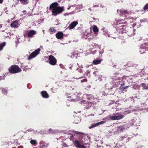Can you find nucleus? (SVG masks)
<instances>
[{"label": "nucleus", "mask_w": 148, "mask_h": 148, "mask_svg": "<svg viewBox=\"0 0 148 148\" xmlns=\"http://www.w3.org/2000/svg\"><path fill=\"white\" fill-rule=\"evenodd\" d=\"M81 104L84 106L85 109H88L92 106V103L88 101L85 100L82 101L81 102Z\"/></svg>", "instance_id": "nucleus-6"}, {"label": "nucleus", "mask_w": 148, "mask_h": 148, "mask_svg": "<svg viewBox=\"0 0 148 148\" xmlns=\"http://www.w3.org/2000/svg\"><path fill=\"white\" fill-rule=\"evenodd\" d=\"M75 138H77V136H76V134H75V132H74V134L73 135V134H70V138L71 140H72L73 142V143L75 141Z\"/></svg>", "instance_id": "nucleus-15"}, {"label": "nucleus", "mask_w": 148, "mask_h": 148, "mask_svg": "<svg viewBox=\"0 0 148 148\" xmlns=\"http://www.w3.org/2000/svg\"><path fill=\"white\" fill-rule=\"evenodd\" d=\"M125 27V25H120L119 26H117V29L118 30H122L121 31L122 32L123 31V27Z\"/></svg>", "instance_id": "nucleus-25"}, {"label": "nucleus", "mask_w": 148, "mask_h": 148, "mask_svg": "<svg viewBox=\"0 0 148 148\" xmlns=\"http://www.w3.org/2000/svg\"><path fill=\"white\" fill-rule=\"evenodd\" d=\"M41 94L42 97L44 98H48L49 95L46 91H42L41 92Z\"/></svg>", "instance_id": "nucleus-13"}, {"label": "nucleus", "mask_w": 148, "mask_h": 148, "mask_svg": "<svg viewBox=\"0 0 148 148\" xmlns=\"http://www.w3.org/2000/svg\"><path fill=\"white\" fill-rule=\"evenodd\" d=\"M36 34V32L33 30H30L28 33V36L29 38L32 37L33 36Z\"/></svg>", "instance_id": "nucleus-10"}, {"label": "nucleus", "mask_w": 148, "mask_h": 148, "mask_svg": "<svg viewBox=\"0 0 148 148\" xmlns=\"http://www.w3.org/2000/svg\"><path fill=\"white\" fill-rule=\"evenodd\" d=\"M78 24L77 21H75L72 22L68 26L69 29H71L74 28Z\"/></svg>", "instance_id": "nucleus-8"}, {"label": "nucleus", "mask_w": 148, "mask_h": 148, "mask_svg": "<svg viewBox=\"0 0 148 148\" xmlns=\"http://www.w3.org/2000/svg\"><path fill=\"white\" fill-rule=\"evenodd\" d=\"M55 133V131L51 129H49L48 131V133L49 134H53Z\"/></svg>", "instance_id": "nucleus-22"}, {"label": "nucleus", "mask_w": 148, "mask_h": 148, "mask_svg": "<svg viewBox=\"0 0 148 148\" xmlns=\"http://www.w3.org/2000/svg\"><path fill=\"white\" fill-rule=\"evenodd\" d=\"M91 86L90 85H88L87 87H86V88H85V89H86V90H88V89L87 88H88V89H90L91 88Z\"/></svg>", "instance_id": "nucleus-39"}, {"label": "nucleus", "mask_w": 148, "mask_h": 148, "mask_svg": "<svg viewBox=\"0 0 148 148\" xmlns=\"http://www.w3.org/2000/svg\"><path fill=\"white\" fill-rule=\"evenodd\" d=\"M120 12L122 14H128L129 12L127 10H125L123 9H121L120 10Z\"/></svg>", "instance_id": "nucleus-16"}, {"label": "nucleus", "mask_w": 148, "mask_h": 148, "mask_svg": "<svg viewBox=\"0 0 148 148\" xmlns=\"http://www.w3.org/2000/svg\"><path fill=\"white\" fill-rule=\"evenodd\" d=\"M82 77H80V78H82Z\"/></svg>", "instance_id": "nucleus-54"}, {"label": "nucleus", "mask_w": 148, "mask_h": 148, "mask_svg": "<svg viewBox=\"0 0 148 148\" xmlns=\"http://www.w3.org/2000/svg\"><path fill=\"white\" fill-rule=\"evenodd\" d=\"M105 122L104 121H101L100 122L97 123L95 124H94V125L91 126H90L89 127V128L90 129L93 128L96 126L99 125L101 124H103L105 123Z\"/></svg>", "instance_id": "nucleus-12"}, {"label": "nucleus", "mask_w": 148, "mask_h": 148, "mask_svg": "<svg viewBox=\"0 0 148 148\" xmlns=\"http://www.w3.org/2000/svg\"><path fill=\"white\" fill-rule=\"evenodd\" d=\"M49 30L51 32H55L56 31V29H54L53 27L50 28V29H49Z\"/></svg>", "instance_id": "nucleus-35"}, {"label": "nucleus", "mask_w": 148, "mask_h": 148, "mask_svg": "<svg viewBox=\"0 0 148 148\" xmlns=\"http://www.w3.org/2000/svg\"><path fill=\"white\" fill-rule=\"evenodd\" d=\"M75 133L76 134L77 138H76L74 142V145L80 148H86L85 146L81 144H87L90 137L87 135L79 132L75 131Z\"/></svg>", "instance_id": "nucleus-1"}, {"label": "nucleus", "mask_w": 148, "mask_h": 148, "mask_svg": "<svg viewBox=\"0 0 148 148\" xmlns=\"http://www.w3.org/2000/svg\"><path fill=\"white\" fill-rule=\"evenodd\" d=\"M128 87V86H126L125 87L120 88L122 91H123L125 89H127Z\"/></svg>", "instance_id": "nucleus-34"}, {"label": "nucleus", "mask_w": 148, "mask_h": 148, "mask_svg": "<svg viewBox=\"0 0 148 148\" xmlns=\"http://www.w3.org/2000/svg\"><path fill=\"white\" fill-rule=\"evenodd\" d=\"M110 119L112 120H117L116 116H111L110 117Z\"/></svg>", "instance_id": "nucleus-33"}, {"label": "nucleus", "mask_w": 148, "mask_h": 148, "mask_svg": "<svg viewBox=\"0 0 148 148\" xmlns=\"http://www.w3.org/2000/svg\"><path fill=\"white\" fill-rule=\"evenodd\" d=\"M72 54V55L69 54V55L72 58H74L75 57H76V56L77 55V54L75 52H72L71 53V54Z\"/></svg>", "instance_id": "nucleus-24"}, {"label": "nucleus", "mask_w": 148, "mask_h": 148, "mask_svg": "<svg viewBox=\"0 0 148 148\" xmlns=\"http://www.w3.org/2000/svg\"><path fill=\"white\" fill-rule=\"evenodd\" d=\"M1 89L4 94H7V90L6 89L4 88H1Z\"/></svg>", "instance_id": "nucleus-28"}, {"label": "nucleus", "mask_w": 148, "mask_h": 148, "mask_svg": "<svg viewBox=\"0 0 148 148\" xmlns=\"http://www.w3.org/2000/svg\"><path fill=\"white\" fill-rule=\"evenodd\" d=\"M40 50V48H38L36 50L29 55L28 58V59H30L36 57L38 54Z\"/></svg>", "instance_id": "nucleus-5"}, {"label": "nucleus", "mask_w": 148, "mask_h": 148, "mask_svg": "<svg viewBox=\"0 0 148 148\" xmlns=\"http://www.w3.org/2000/svg\"><path fill=\"white\" fill-rule=\"evenodd\" d=\"M93 19H95V18H93Z\"/></svg>", "instance_id": "nucleus-53"}, {"label": "nucleus", "mask_w": 148, "mask_h": 148, "mask_svg": "<svg viewBox=\"0 0 148 148\" xmlns=\"http://www.w3.org/2000/svg\"><path fill=\"white\" fill-rule=\"evenodd\" d=\"M3 0H0V3H2L3 2Z\"/></svg>", "instance_id": "nucleus-43"}, {"label": "nucleus", "mask_w": 148, "mask_h": 148, "mask_svg": "<svg viewBox=\"0 0 148 148\" xmlns=\"http://www.w3.org/2000/svg\"><path fill=\"white\" fill-rule=\"evenodd\" d=\"M135 64H132V62H128L126 65L125 66L127 67H130L131 66H134Z\"/></svg>", "instance_id": "nucleus-19"}, {"label": "nucleus", "mask_w": 148, "mask_h": 148, "mask_svg": "<svg viewBox=\"0 0 148 148\" xmlns=\"http://www.w3.org/2000/svg\"><path fill=\"white\" fill-rule=\"evenodd\" d=\"M101 61V60H100L97 59L93 60V63L94 64H100Z\"/></svg>", "instance_id": "nucleus-18"}, {"label": "nucleus", "mask_w": 148, "mask_h": 148, "mask_svg": "<svg viewBox=\"0 0 148 148\" xmlns=\"http://www.w3.org/2000/svg\"><path fill=\"white\" fill-rule=\"evenodd\" d=\"M136 25V24H134L133 25V27H135V25Z\"/></svg>", "instance_id": "nucleus-45"}, {"label": "nucleus", "mask_w": 148, "mask_h": 148, "mask_svg": "<svg viewBox=\"0 0 148 148\" xmlns=\"http://www.w3.org/2000/svg\"><path fill=\"white\" fill-rule=\"evenodd\" d=\"M90 72L89 71H86V73H87V75H88L89 73H90Z\"/></svg>", "instance_id": "nucleus-44"}, {"label": "nucleus", "mask_w": 148, "mask_h": 148, "mask_svg": "<svg viewBox=\"0 0 148 148\" xmlns=\"http://www.w3.org/2000/svg\"><path fill=\"white\" fill-rule=\"evenodd\" d=\"M143 9L145 11H146V10H147V11H148V3H147L145 5Z\"/></svg>", "instance_id": "nucleus-32"}, {"label": "nucleus", "mask_w": 148, "mask_h": 148, "mask_svg": "<svg viewBox=\"0 0 148 148\" xmlns=\"http://www.w3.org/2000/svg\"><path fill=\"white\" fill-rule=\"evenodd\" d=\"M127 138V136H122L120 137L119 139V141H122L124 140L125 138Z\"/></svg>", "instance_id": "nucleus-29"}, {"label": "nucleus", "mask_w": 148, "mask_h": 148, "mask_svg": "<svg viewBox=\"0 0 148 148\" xmlns=\"http://www.w3.org/2000/svg\"><path fill=\"white\" fill-rule=\"evenodd\" d=\"M117 120L121 119L123 118L124 116L123 115H120L119 116H116Z\"/></svg>", "instance_id": "nucleus-30"}, {"label": "nucleus", "mask_w": 148, "mask_h": 148, "mask_svg": "<svg viewBox=\"0 0 148 148\" xmlns=\"http://www.w3.org/2000/svg\"><path fill=\"white\" fill-rule=\"evenodd\" d=\"M92 30L95 33H97L99 31L97 27L95 25L94 26L92 27Z\"/></svg>", "instance_id": "nucleus-20"}, {"label": "nucleus", "mask_w": 148, "mask_h": 148, "mask_svg": "<svg viewBox=\"0 0 148 148\" xmlns=\"http://www.w3.org/2000/svg\"><path fill=\"white\" fill-rule=\"evenodd\" d=\"M58 4L57 2L53 3L50 5L49 7V9H52V13L55 16L62 13L64 10L63 7L58 6Z\"/></svg>", "instance_id": "nucleus-2"}, {"label": "nucleus", "mask_w": 148, "mask_h": 148, "mask_svg": "<svg viewBox=\"0 0 148 148\" xmlns=\"http://www.w3.org/2000/svg\"><path fill=\"white\" fill-rule=\"evenodd\" d=\"M26 12V10H23V11L22 12L23 13H24L25 12Z\"/></svg>", "instance_id": "nucleus-46"}, {"label": "nucleus", "mask_w": 148, "mask_h": 148, "mask_svg": "<svg viewBox=\"0 0 148 148\" xmlns=\"http://www.w3.org/2000/svg\"><path fill=\"white\" fill-rule=\"evenodd\" d=\"M56 36L58 39H61L63 38L64 34L62 32H59L56 34Z\"/></svg>", "instance_id": "nucleus-9"}, {"label": "nucleus", "mask_w": 148, "mask_h": 148, "mask_svg": "<svg viewBox=\"0 0 148 148\" xmlns=\"http://www.w3.org/2000/svg\"><path fill=\"white\" fill-rule=\"evenodd\" d=\"M49 63L52 65H54L56 64L57 60L52 55H50L49 57Z\"/></svg>", "instance_id": "nucleus-4"}, {"label": "nucleus", "mask_w": 148, "mask_h": 148, "mask_svg": "<svg viewBox=\"0 0 148 148\" xmlns=\"http://www.w3.org/2000/svg\"><path fill=\"white\" fill-rule=\"evenodd\" d=\"M141 86L144 88V89H147L148 88V85H147L145 83H142Z\"/></svg>", "instance_id": "nucleus-27"}, {"label": "nucleus", "mask_w": 148, "mask_h": 148, "mask_svg": "<svg viewBox=\"0 0 148 148\" xmlns=\"http://www.w3.org/2000/svg\"><path fill=\"white\" fill-rule=\"evenodd\" d=\"M9 72L11 73L14 74L20 72L21 70L18 66L16 65H11L8 69Z\"/></svg>", "instance_id": "nucleus-3"}, {"label": "nucleus", "mask_w": 148, "mask_h": 148, "mask_svg": "<svg viewBox=\"0 0 148 148\" xmlns=\"http://www.w3.org/2000/svg\"><path fill=\"white\" fill-rule=\"evenodd\" d=\"M116 65H114V66H113V67H116Z\"/></svg>", "instance_id": "nucleus-48"}, {"label": "nucleus", "mask_w": 148, "mask_h": 148, "mask_svg": "<svg viewBox=\"0 0 148 148\" xmlns=\"http://www.w3.org/2000/svg\"><path fill=\"white\" fill-rule=\"evenodd\" d=\"M87 80L86 79H82L81 80V83L84 82H86Z\"/></svg>", "instance_id": "nucleus-36"}, {"label": "nucleus", "mask_w": 148, "mask_h": 148, "mask_svg": "<svg viewBox=\"0 0 148 148\" xmlns=\"http://www.w3.org/2000/svg\"><path fill=\"white\" fill-rule=\"evenodd\" d=\"M79 72L80 73H82V72H83L82 70L81 69H79Z\"/></svg>", "instance_id": "nucleus-42"}, {"label": "nucleus", "mask_w": 148, "mask_h": 148, "mask_svg": "<svg viewBox=\"0 0 148 148\" xmlns=\"http://www.w3.org/2000/svg\"><path fill=\"white\" fill-rule=\"evenodd\" d=\"M30 142L33 145H35L37 143V141L34 140H31L30 141Z\"/></svg>", "instance_id": "nucleus-31"}, {"label": "nucleus", "mask_w": 148, "mask_h": 148, "mask_svg": "<svg viewBox=\"0 0 148 148\" xmlns=\"http://www.w3.org/2000/svg\"><path fill=\"white\" fill-rule=\"evenodd\" d=\"M23 136L22 135V137H21V138H22L23 137Z\"/></svg>", "instance_id": "nucleus-51"}, {"label": "nucleus", "mask_w": 148, "mask_h": 148, "mask_svg": "<svg viewBox=\"0 0 148 148\" xmlns=\"http://www.w3.org/2000/svg\"><path fill=\"white\" fill-rule=\"evenodd\" d=\"M21 3L23 5H27L29 3L28 0H20Z\"/></svg>", "instance_id": "nucleus-17"}, {"label": "nucleus", "mask_w": 148, "mask_h": 148, "mask_svg": "<svg viewBox=\"0 0 148 148\" xmlns=\"http://www.w3.org/2000/svg\"><path fill=\"white\" fill-rule=\"evenodd\" d=\"M48 145L47 144H46V145L44 144L42 145V147L43 148H45L47 147Z\"/></svg>", "instance_id": "nucleus-38"}, {"label": "nucleus", "mask_w": 148, "mask_h": 148, "mask_svg": "<svg viewBox=\"0 0 148 148\" xmlns=\"http://www.w3.org/2000/svg\"><path fill=\"white\" fill-rule=\"evenodd\" d=\"M143 48H144L145 49H146L147 51L148 50V42L147 43H144V44L143 45Z\"/></svg>", "instance_id": "nucleus-23"}, {"label": "nucleus", "mask_w": 148, "mask_h": 148, "mask_svg": "<svg viewBox=\"0 0 148 148\" xmlns=\"http://www.w3.org/2000/svg\"><path fill=\"white\" fill-rule=\"evenodd\" d=\"M62 146L63 147H68V145L65 143H63Z\"/></svg>", "instance_id": "nucleus-37"}, {"label": "nucleus", "mask_w": 148, "mask_h": 148, "mask_svg": "<svg viewBox=\"0 0 148 148\" xmlns=\"http://www.w3.org/2000/svg\"><path fill=\"white\" fill-rule=\"evenodd\" d=\"M146 51V49H144V48H143V47H141L139 49V51L142 54L145 53Z\"/></svg>", "instance_id": "nucleus-21"}, {"label": "nucleus", "mask_w": 148, "mask_h": 148, "mask_svg": "<svg viewBox=\"0 0 148 148\" xmlns=\"http://www.w3.org/2000/svg\"><path fill=\"white\" fill-rule=\"evenodd\" d=\"M93 74L95 75V74H96V73H95V72H93Z\"/></svg>", "instance_id": "nucleus-50"}, {"label": "nucleus", "mask_w": 148, "mask_h": 148, "mask_svg": "<svg viewBox=\"0 0 148 148\" xmlns=\"http://www.w3.org/2000/svg\"><path fill=\"white\" fill-rule=\"evenodd\" d=\"M97 148H103V147L101 145H99L98 144H97Z\"/></svg>", "instance_id": "nucleus-40"}, {"label": "nucleus", "mask_w": 148, "mask_h": 148, "mask_svg": "<svg viewBox=\"0 0 148 148\" xmlns=\"http://www.w3.org/2000/svg\"><path fill=\"white\" fill-rule=\"evenodd\" d=\"M124 85V83L122 84H121V86H123Z\"/></svg>", "instance_id": "nucleus-47"}, {"label": "nucleus", "mask_w": 148, "mask_h": 148, "mask_svg": "<svg viewBox=\"0 0 148 148\" xmlns=\"http://www.w3.org/2000/svg\"><path fill=\"white\" fill-rule=\"evenodd\" d=\"M123 76L120 74L115 73L112 77V79L114 80H120L123 77Z\"/></svg>", "instance_id": "nucleus-7"}, {"label": "nucleus", "mask_w": 148, "mask_h": 148, "mask_svg": "<svg viewBox=\"0 0 148 148\" xmlns=\"http://www.w3.org/2000/svg\"><path fill=\"white\" fill-rule=\"evenodd\" d=\"M24 36L25 37V34H24Z\"/></svg>", "instance_id": "nucleus-52"}, {"label": "nucleus", "mask_w": 148, "mask_h": 148, "mask_svg": "<svg viewBox=\"0 0 148 148\" xmlns=\"http://www.w3.org/2000/svg\"><path fill=\"white\" fill-rule=\"evenodd\" d=\"M32 131H34V130H32L31 129H29L27 130V131H28L29 132H32Z\"/></svg>", "instance_id": "nucleus-41"}, {"label": "nucleus", "mask_w": 148, "mask_h": 148, "mask_svg": "<svg viewBox=\"0 0 148 148\" xmlns=\"http://www.w3.org/2000/svg\"><path fill=\"white\" fill-rule=\"evenodd\" d=\"M18 20L13 21V22L11 23L10 25L12 27H14V28L17 27L18 24Z\"/></svg>", "instance_id": "nucleus-11"}, {"label": "nucleus", "mask_w": 148, "mask_h": 148, "mask_svg": "<svg viewBox=\"0 0 148 148\" xmlns=\"http://www.w3.org/2000/svg\"><path fill=\"white\" fill-rule=\"evenodd\" d=\"M5 43L3 42L0 44V51L2 50L3 47L5 45Z\"/></svg>", "instance_id": "nucleus-26"}, {"label": "nucleus", "mask_w": 148, "mask_h": 148, "mask_svg": "<svg viewBox=\"0 0 148 148\" xmlns=\"http://www.w3.org/2000/svg\"><path fill=\"white\" fill-rule=\"evenodd\" d=\"M109 147H110V146H107L106 147V148H109Z\"/></svg>", "instance_id": "nucleus-49"}, {"label": "nucleus", "mask_w": 148, "mask_h": 148, "mask_svg": "<svg viewBox=\"0 0 148 148\" xmlns=\"http://www.w3.org/2000/svg\"><path fill=\"white\" fill-rule=\"evenodd\" d=\"M117 131L118 132H122L125 130V128L123 126L121 125L117 127Z\"/></svg>", "instance_id": "nucleus-14"}]
</instances>
